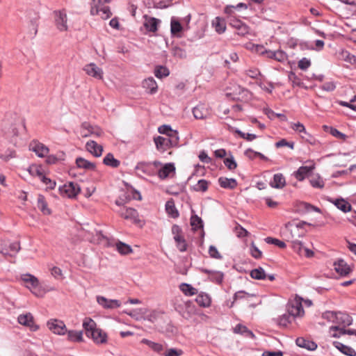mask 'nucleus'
Instances as JSON below:
<instances>
[{
	"instance_id": "obj_13",
	"label": "nucleus",
	"mask_w": 356,
	"mask_h": 356,
	"mask_svg": "<svg viewBox=\"0 0 356 356\" xmlns=\"http://www.w3.org/2000/svg\"><path fill=\"white\" fill-rule=\"evenodd\" d=\"M29 149L41 158L47 156L49 152V148L46 145L36 140H33L30 143Z\"/></svg>"
},
{
	"instance_id": "obj_19",
	"label": "nucleus",
	"mask_w": 356,
	"mask_h": 356,
	"mask_svg": "<svg viewBox=\"0 0 356 356\" xmlns=\"http://www.w3.org/2000/svg\"><path fill=\"white\" fill-rule=\"evenodd\" d=\"M145 22L143 24L145 29L149 32H156L158 29V25L160 22V20L152 17H148L147 15H145Z\"/></svg>"
},
{
	"instance_id": "obj_42",
	"label": "nucleus",
	"mask_w": 356,
	"mask_h": 356,
	"mask_svg": "<svg viewBox=\"0 0 356 356\" xmlns=\"http://www.w3.org/2000/svg\"><path fill=\"white\" fill-rule=\"evenodd\" d=\"M38 208L43 213L44 215L51 214V210L47 207V203L45 200V198L43 195H39L38 197L37 202Z\"/></svg>"
},
{
	"instance_id": "obj_11",
	"label": "nucleus",
	"mask_w": 356,
	"mask_h": 356,
	"mask_svg": "<svg viewBox=\"0 0 356 356\" xmlns=\"http://www.w3.org/2000/svg\"><path fill=\"white\" fill-rule=\"evenodd\" d=\"M333 266L335 271L341 276H346L353 270L352 268L342 259L335 261Z\"/></svg>"
},
{
	"instance_id": "obj_26",
	"label": "nucleus",
	"mask_w": 356,
	"mask_h": 356,
	"mask_svg": "<svg viewBox=\"0 0 356 356\" xmlns=\"http://www.w3.org/2000/svg\"><path fill=\"white\" fill-rule=\"evenodd\" d=\"M270 185L275 188H283L286 186L285 177L282 173L275 174L273 181L270 182Z\"/></svg>"
},
{
	"instance_id": "obj_6",
	"label": "nucleus",
	"mask_w": 356,
	"mask_h": 356,
	"mask_svg": "<svg viewBox=\"0 0 356 356\" xmlns=\"http://www.w3.org/2000/svg\"><path fill=\"white\" fill-rule=\"evenodd\" d=\"M118 213L121 217L126 220H129L134 223H138L140 222L138 213L133 208L122 207L118 211Z\"/></svg>"
},
{
	"instance_id": "obj_29",
	"label": "nucleus",
	"mask_w": 356,
	"mask_h": 356,
	"mask_svg": "<svg viewBox=\"0 0 356 356\" xmlns=\"http://www.w3.org/2000/svg\"><path fill=\"white\" fill-rule=\"evenodd\" d=\"M165 211L167 213L173 218H177L179 216V211L175 207V202L172 198H170L166 202Z\"/></svg>"
},
{
	"instance_id": "obj_30",
	"label": "nucleus",
	"mask_w": 356,
	"mask_h": 356,
	"mask_svg": "<svg viewBox=\"0 0 356 356\" xmlns=\"http://www.w3.org/2000/svg\"><path fill=\"white\" fill-rule=\"evenodd\" d=\"M195 301L199 306L202 307H209L211 302L210 296L204 292H201L197 296Z\"/></svg>"
},
{
	"instance_id": "obj_10",
	"label": "nucleus",
	"mask_w": 356,
	"mask_h": 356,
	"mask_svg": "<svg viewBox=\"0 0 356 356\" xmlns=\"http://www.w3.org/2000/svg\"><path fill=\"white\" fill-rule=\"evenodd\" d=\"M83 70L88 76L97 79H103V70L94 63L86 65L83 67Z\"/></svg>"
},
{
	"instance_id": "obj_14",
	"label": "nucleus",
	"mask_w": 356,
	"mask_h": 356,
	"mask_svg": "<svg viewBox=\"0 0 356 356\" xmlns=\"http://www.w3.org/2000/svg\"><path fill=\"white\" fill-rule=\"evenodd\" d=\"M136 170L147 176H153L156 174L154 166L150 162H139L137 163Z\"/></svg>"
},
{
	"instance_id": "obj_28",
	"label": "nucleus",
	"mask_w": 356,
	"mask_h": 356,
	"mask_svg": "<svg viewBox=\"0 0 356 356\" xmlns=\"http://www.w3.org/2000/svg\"><path fill=\"white\" fill-rule=\"evenodd\" d=\"M219 185L223 188L234 189L237 186V181L234 178L221 177L218 179Z\"/></svg>"
},
{
	"instance_id": "obj_23",
	"label": "nucleus",
	"mask_w": 356,
	"mask_h": 356,
	"mask_svg": "<svg viewBox=\"0 0 356 356\" xmlns=\"http://www.w3.org/2000/svg\"><path fill=\"white\" fill-rule=\"evenodd\" d=\"M175 167L174 163H168L159 169L157 174L161 179H165L169 177L170 173L175 172Z\"/></svg>"
},
{
	"instance_id": "obj_3",
	"label": "nucleus",
	"mask_w": 356,
	"mask_h": 356,
	"mask_svg": "<svg viewBox=\"0 0 356 356\" xmlns=\"http://www.w3.org/2000/svg\"><path fill=\"white\" fill-rule=\"evenodd\" d=\"M54 22L57 29L60 31H66L67 30V17L65 10H54Z\"/></svg>"
},
{
	"instance_id": "obj_25",
	"label": "nucleus",
	"mask_w": 356,
	"mask_h": 356,
	"mask_svg": "<svg viewBox=\"0 0 356 356\" xmlns=\"http://www.w3.org/2000/svg\"><path fill=\"white\" fill-rule=\"evenodd\" d=\"M286 229L290 232V236H288V239L294 240L296 237L302 236L305 232L304 230H300L298 227H294L293 223H288L286 225Z\"/></svg>"
},
{
	"instance_id": "obj_46",
	"label": "nucleus",
	"mask_w": 356,
	"mask_h": 356,
	"mask_svg": "<svg viewBox=\"0 0 356 356\" xmlns=\"http://www.w3.org/2000/svg\"><path fill=\"white\" fill-rule=\"evenodd\" d=\"M174 240L176 242L177 248L180 252L186 251L188 245L183 235L174 237Z\"/></svg>"
},
{
	"instance_id": "obj_52",
	"label": "nucleus",
	"mask_w": 356,
	"mask_h": 356,
	"mask_svg": "<svg viewBox=\"0 0 356 356\" xmlns=\"http://www.w3.org/2000/svg\"><path fill=\"white\" fill-rule=\"evenodd\" d=\"M169 141V144L171 145L172 147H175L179 143V134L178 132L175 130H173L167 137Z\"/></svg>"
},
{
	"instance_id": "obj_45",
	"label": "nucleus",
	"mask_w": 356,
	"mask_h": 356,
	"mask_svg": "<svg viewBox=\"0 0 356 356\" xmlns=\"http://www.w3.org/2000/svg\"><path fill=\"white\" fill-rule=\"evenodd\" d=\"M250 275L254 280H265L266 277L265 271L261 267L252 270Z\"/></svg>"
},
{
	"instance_id": "obj_33",
	"label": "nucleus",
	"mask_w": 356,
	"mask_h": 356,
	"mask_svg": "<svg viewBox=\"0 0 356 356\" xmlns=\"http://www.w3.org/2000/svg\"><path fill=\"white\" fill-rule=\"evenodd\" d=\"M22 280L26 284V287L28 288L35 289L39 285L38 278L31 274L22 275Z\"/></svg>"
},
{
	"instance_id": "obj_27",
	"label": "nucleus",
	"mask_w": 356,
	"mask_h": 356,
	"mask_svg": "<svg viewBox=\"0 0 356 356\" xmlns=\"http://www.w3.org/2000/svg\"><path fill=\"white\" fill-rule=\"evenodd\" d=\"M353 323V318L346 313L337 312L336 324L349 326Z\"/></svg>"
},
{
	"instance_id": "obj_47",
	"label": "nucleus",
	"mask_w": 356,
	"mask_h": 356,
	"mask_svg": "<svg viewBox=\"0 0 356 356\" xmlns=\"http://www.w3.org/2000/svg\"><path fill=\"white\" fill-rule=\"evenodd\" d=\"M154 74L157 78L162 79L168 76L170 74V71L166 67L159 65L154 70Z\"/></svg>"
},
{
	"instance_id": "obj_1",
	"label": "nucleus",
	"mask_w": 356,
	"mask_h": 356,
	"mask_svg": "<svg viewBox=\"0 0 356 356\" xmlns=\"http://www.w3.org/2000/svg\"><path fill=\"white\" fill-rule=\"evenodd\" d=\"M17 118L15 115L12 114L6 115L3 120L2 127L6 134L13 136H17L18 131L16 127Z\"/></svg>"
},
{
	"instance_id": "obj_38",
	"label": "nucleus",
	"mask_w": 356,
	"mask_h": 356,
	"mask_svg": "<svg viewBox=\"0 0 356 356\" xmlns=\"http://www.w3.org/2000/svg\"><path fill=\"white\" fill-rule=\"evenodd\" d=\"M183 26L181 23L175 18L172 17L170 22V31L172 35L180 37L179 33L182 31Z\"/></svg>"
},
{
	"instance_id": "obj_8",
	"label": "nucleus",
	"mask_w": 356,
	"mask_h": 356,
	"mask_svg": "<svg viewBox=\"0 0 356 356\" xmlns=\"http://www.w3.org/2000/svg\"><path fill=\"white\" fill-rule=\"evenodd\" d=\"M48 328L54 334L63 335L67 332L65 323L56 319H51L47 322Z\"/></svg>"
},
{
	"instance_id": "obj_21",
	"label": "nucleus",
	"mask_w": 356,
	"mask_h": 356,
	"mask_svg": "<svg viewBox=\"0 0 356 356\" xmlns=\"http://www.w3.org/2000/svg\"><path fill=\"white\" fill-rule=\"evenodd\" d=\"M296 343L298 346L308 350H315L318 347L314 341L305 339L303 337H298L296 340Z\"/></svg>"
},
{
	"instance_id": "obj_9",
	"label": "nucleus",
	"mask_w": 356,
	"mask_h": 356,
	"mask_svg": "<svg viewBox=\"0 0 356 356\" xmlns=\"http://www.w3.org/2000/svg\"><path fill=\"white\" fill-rule=\"evenodd\" d=\"M287 311L293 318L301 316L304 314V309L301 301L295 300L287 305Z\"/></svg>"
},
{
	"instance_id": "obj_12",
	"label": "nucleus",
	"mask_w": 356,
	"mask_h": 356,
	"mask_svg": "<svg viewBox=\"0 0 356 356\" xmlns=\"http://www.w3.org/2000/svg\"><path fill=\"white\" fill-rule=\"evenodd\" d=\"M200 271L208 275V279L209 281L216 284H221L222 283L224 279L223 273L217 270H211L204 268H200Z\"/></svg>"
},
{
	"instance_id": "obj_32",
	"label": "nucleus",
	"mask_w": 356,
	"mask_h": 356,
	"mask_svg": "<svg viewBox=\"0 0 356 356\" xmlns=\"http://www.w3.org/2000/svg\"><path fill=\"white\" fill-rule=\"evenodd\" d=\"M330 201L344 213L350 211L352 209L351 204L343 198Z\"/></svg>"
},
{
	"instance_id": "obj_43",
	"label": "nucleus",
	"mask_w": 356,
	"mask_h": 356,
	"mask_svg": "<svg viewBox=\"0 0 356 356\" xmlns=\"http://www.w3.org/2000/svg\"><path fill=\"white\" fill-rule=\"evenodd\" d=\"M142 343L148 346L154 351L160 353L163 350L162 344L152 341L147 339H143Z\"/></svg>"
},
{
	"instance_id": "obj_58",
	"label": "nucleus",
	"mask_w": 356,
	"mask_h": 356,
	"mask_svg": "<svg viewBox=\"0 0 356 356\" xmlns=\"http://www.w3.org/2000/svg\"><path fill=\"white\" fill-rule=\"evenodd\" d=\"M172 54L173 56L179 58H184L186 57V51L179 47H174L172 49Z\"/></svg>"
},
{
	"instance_id": "obj_20",
	"label": "nucleus",
	"mask_w": 356,
	"mask_h": 356,
	"mask_svg": "<svg viewBox=\"0 0 356 356\" xmlns=\"http://www.w3.org/2000/svg\"><path fill=\"white\" fill-rule=\"evenodd\" d=\"M143 88L149 94H154L157 92L158 86L153 77H149L143 80L142 83Z\"/></svg>"
},
{
	"instance_id": "obj_57",
	"label": "nucleus",
	"mask_w": 356,
	"mask_h": 356,
	"mask_svg": "<svg viewBox=\"0 0 356 356\" xmlns=\"http://www.w3.org/2000/svg\"><path fill=\"white\" fill-rule=\"evenodd\" d=\"M209 182L205 179H200L194 186L196 191L205 192L208 189Z\"/></svg>"
},
{
	"instance_id": "obj_22",
	"label": "nucleus",
	"mask_w": 356,
	"mask_h": 356,
	"mask_svg": "<svg viewBox=\"0 0 356 356\" xmlns=\"http://www.w3.org/2000/svg\"><path fill=\"white\" fill-rule=\"evenodd\" d=\"M157 150L164 152L172 146L169 144L168 139L163 136H157L154 139Z\"/></svg>"
},
{
	"instance_id": "obj_7",
	"label": "nucleus",
	"mask_w": 356,
	"mask_h": 356,
	"mask_svg": "<svg viewBox=\"0 0 356 356\" xmlns=\"http://www.w3.org/2000/svg\"><path fill=\"white\" fill-rule=\"evenodd\" d=\"M97 303L104 309H114L121 306V302L115 299H108L104 296H97Z\"/></svg>"
},
{
	"instance_id": "obj_35",
	"label": "nucleus",
	"mask_w": 356,
	"mask_h": 356,
	"mask_svg": "<svg viewBox=\"0 0 356 356\" xmlns=\"http://www.w3.org/2000/svg\"><path fill=\"white\" fill-rule=\"evenodd\" d=\"M335 348L339 350L342 353L348 356L356 355L355 350L351 347L347 346L339 341H334L333 343Z\"/></svg>"
},
{
	"instance_id": "obj_24",
	"label": "nucleus",
	"mask_w": 356,
	"mask_h": 356,
	"mask_svg": "<svg viewBox=\"0 0 356 356\" xmlns=\"http://www.w3.org/2000/svg\"><path fill=\"white\" fill-rule=\"evenodd\" d=\"M264 52L266 53L267 58L274 59L279 62H283L286 59V54L282 50H265Z\"/></svg>"
},
{
	"instance_id": "obj_48",
	"label": "nucleus",
	"mask_w": 356,
	"mask_h": 356,
	"mask_svg": "<svg viewBox=\"0 0 356 356\" xmlns=\"http://www.w3.org/2000/svg\"><path fill=\"white\" fill-rule=\"evenodd\" d=\"M291 243L292 249L299 255H303V249L305 247L302 243L298 239L291 240Z\"/></svg>"
},
{
	"instance_id": "obj_16",
	"label": "nucleus",
	"mask_w": 356,
	"mask_h": 356,
	"mask_svg": "<svg viewBox=\"0 0 356 356\" xmlns=\"http://www.w3.org/2000/svg\"><path fill=\"white\" fill-rule=\"evenodd\" d=\"M90 337L97 344L106 343L108 338L107 334L102 329L97 327L91 332Z\"/></svg>"
},
{
	"instance_id": "obj_2",
	"label": "nucleus",
	"mask_w": 356,
	"mask_h": 356,
	"mask_svg": "<svg viewBox=\"0 0 356 356\" xmlns=\"http://www.w3.org/2000/svg\"><path fill=\"white\" fill-rule=\"evenodd\" d=\"M60 195L70 198L75 197L80 192L81 188L78 184L74 182H69L65 184L58 188Z\"/></svg>"
},
{
	"instance_id": "obj_60",
	"label": "nucleus",
	"mask_w": 356,
	"mask_h": 356,
	"mask_svg": "<svg viewBox=\"0 0 356 356\" xmlns=\"http://www.w3.org/2000/svg\"><path fill=\"white\" fill-rule=\"evenodd\" d=\"M224 163L226 165V167L230 170H233L236 169L237 167V163L235 161L234 156L232 155H231L229 157L226 158L224 160Z\"/></svg>"
},
{
	"instance_id": "obj_31",
	"label": "nucleus",
	"mask_w": 356,
	"mask_h": 356,
	"mask_svg": "<svg viewBox=\"0 0 356 356\" xmlns=\"http://www.w3.org/2000/svg\"><path fill=\"white\" fill-rule=\"evenodd\" d=\"M212 26L214 27L215 31L219 33H223L226 30L225 20L220 17H216L212 21Z\"/></svg>"
},
{
	"instance_id": "obj_56",
	"label": "nucleus",
	"mask_w": 356,
	"mask_h": 356,
	"mask_svg": "<svg viewBox=\"0 0 356 356\" xmlns=\"http://www.w3.org/2000/svg\"><path fill=\"white\" fill-rule=\"evenodd\" d=\"M265 241L268 244H273L280 248H284L286 246L284 241L273 237H266Z\"/></svg>"
},
{
	"instance_id": "obj_15",
	"label": "nucleus",
	"mask_w": 356,
	"mask_h": 356,
	"mask_svg": "<svg viewBox=\"0 0 356 356\" xmlns=\"http://www.w3.org/2000/svg\"><path fill=\"white\" fill-rule=\"evenodd\" d=\"M17 321L19 324L30 327L33 331H35L39 328L38 325H35L33 317L31 313L20 314L17 318Z\"/></svg>"
},
{
	"instance_id": "obj_64",
	"label": "nucleus",
	"mask_w": 356,
	"mask_h": 356,
	"mask_svg": "<svg viewBox=\"0 0 356 356\" xmlns=\"http://www.w3.org/2000/svg\"><path fill=\"white\" fill-rule=\"evenodd\" d=\"M183 353L181 349L170 348L164 353V356H181Z\"/></svg>"
},
{
	"instance_id": "obj_34",
	"label": "nucleus",
	"mask_w": 356,
	"mask_h": 356,
	"mask_svg": "<svg viewBox=\"0 0 356 356\" xmlns=\"http://www.w3.org/2000/svg\"><path fill=\"white\" fill-rule=\"evenodd\" d=\"M76 164L78 168L85 170H95L96 168L94 163H92L82 157H78L76 159Z\"/></svg>"
},
{
	"instance_id": "obj_18",
	"label": "nucleus",
	"mask_w": 356,
	"mask_h": 356,
	"mask_svg": "<svg viewBox=\"0 0 356 356\" xmlns=\"http://www.w3.org/2000/svg\"><path fill=\"white\" fill-rule=\"evenodd\" d=\"M86 148L95 157H99L102 154L103 147L94 140H89L86 144Z\"/></svg>"
},
{
	"instance_id": "obj_37",
	"label": "nucleus",
	"mask_w": 356,
	"mask_h": 356,
	"mask_svg": "<svg viewBox=\"0 0 356 356\" xmlns=\"http://www.w3.org/2000/svg\"><path fill=\"white\" fill-rule=\"evenodd\" d=\"M83 327L88 337H90L91 332L97 328L96 323L90 318H86L83 322Z\"/></svg>"
},
{
	"instance_id": "obj_62",
	"label": "nucleus",
	"mask_w": 356,
	"mask_h": 356,
	"mask_svg": "<svg viewBox=\"0 0 356 356\" xmlns=\"http://www.w3.org/2000/svg\"><path fill=\"white\" fill-rule=\"evenodd\" d=\"M298 66L300 70H306L311 66V61L307 58H302L299 60Z\"/></svg>"
},
{
	"instance_id": "obj_50",
	"label": "nucleus",
	"mask_w": 356,
	"mask_h": 356,
	"mask_svg": "<svg viewBox=\"0 0 356 356\" xmlns=\"http://www.w3.org/2000/svg\"><path fill=\"white\" fill-rule=\"evenodd\" d=\"M309 182H310V184L314 188H323L324 187V181H323V179L318 175L312 177L309 179Z\"/></svg>"
},
{
	"instance_id": "obj_44",
	"label": "nucleus",
	"mask_w": 356,
	"mask_h": 356,
	"mask_svg": "<svg viewBox=\"0 0 356 356\" xmlns=\"http://www.w3.org/2000/svg\"><path fill=\"white\" fill-rule=\"evenodd\" d=\"M180 290L186 295L191 296L197 294V290L193 287L191 284L183 283L180 285Z\"/></svg>"
},
{
	"instance_id": "obj_40",
	"label": "nucleus",
	"mask_w": 356,
	"mask_h": 356,
	"mask_svg": "<svg viewBox=\"0 0 356 356\" xmlns=\"http://www.w3.org/2000/svg\"><path fill=\"white\" fill-rule=\"evenodd\" d=\"M103 163L107 166L116 168L120 166V161L115 159L113 154L108 153L103 159Z\"/></svg>"
},
{
	"instance_id": "obj_17",
	"label": "nucleus",
	"mask_w": 356,
	"mask_h": 356,
	"mask_svg": "<svg viewBox=\"0 0 356 356\" xmlns=\"http://www.w3.org/2000/svg\"><path fill=\"white\" fill-rule=\"evenodd\" d=\"M314 168V165L301 166L293 172V175L298 181H303L313 171Z\"/></svg>"
},
{
	"instance_id": "obj_49",
	"label": "nucleus",
	"mask_w": 356,
	"mask_h": 356,
	"mask_svg": "<svg viewBox=\"0 0 356 356\" xmlns=\"http://www.w3.org/2000/svg\"><path fill=\"white\" fill-rule=\"evenodd\" d=\"M116 248L121 254H128L132 252L130 245L120 241L116 243Z\"/></svg>"
},
{
	"instance_id": "obj_53",
	"label": "nucleus",
	"mask_w": 356,
	"mask_h": 356,
	"mask_svg": "<svg viewBox=\"0 0 356 356\" xmlns=\"http://www.w3.org/2000/svg\"><path fill=\"white\" fill-rule=\"evenodd\" d=\"M191 225L194 229H197L203 227L202 220L197 215L192 216L191 218Z\"/></svg>"
},
{
	"instance_id": "obj_41",
	"label": "nucleus",
	"mask_w": 356,
	"mask_h": 356,
	"mask_svg": "<svg viewBox=\"0 0 356 356\" xmlns=\"http://www.w3.org/2000/svg\"><path fill=\"white\" fill-rule=\"evenodd\" d=\"M67 333V340L72 342L83 341V332L77 330H69Z\"/></svg>"
},
{
	"instance_id": "obj_61",
	"label": "nucleus",
	"mask_w": 356,
	"mask_h": 356,
	"mask_svg": "<svg viewBox=\"0 0 356 356\" xmlns=\"http://www.w3.org/2000/svg\"><path fill=\"white\" fill-rule=\"evenodd\" d=\"M294 145L295 143L293 142H288L286 139L283 138L275 143V145L277 148L289 147L290 149H293L294 148Z\"/></svg>"
},
{
	"instance_id": "obj_63",
	"label": "nucleus",
	"mask_w": 356,
	"mask_h": 356,
	"mask_svg": "<svg viewBox=\"0 0 356 356\" xmlns=\"http://www.w3.org/2000/svg\"><path fill=\"white\" fill-rule=\"evenodd\" d=\"M250 253L251 255L257 259L262 257V252L253 243L250 248Z\"/></svg>"
},
{
	"instance_id": "obj_5",
	"label": "nucleus",
	"mask_w": 356,
	"mask_h": 356,
	"mask_svg": "<svg viewBox=\"0 0 356 356\" xmlns=\"http://www.w3.org/2000/svg\"><path fill=\"white\" fill-rule=\"evenodd\" d=\"M90 14L92 15H100L101 17L104 19L109 18L112 15L108 6L97 5L96 0H92Z\"/></svg>"
},
{
	"instance_id": "obj_51",
	"label": "nucleus",
	"mask_w": 356,
	"mask_h": 356,
	"mask_svg": "<svg viewBox=\"0 0 356 356\" xmlns=\"http://www.w3.org/2000/svg\"><path fill=\"white\" fill-rule=\"evenodd\" d=\"M344 327H340L339 326H331L330 327V334L332 337L339 338L341 336L344 335L345 333H342L344 331Z\"/></svg>"
},
{
	"instance_id": "obj_36",
	"label": "nucleus",
	"mask_w": 356,
	"mask_h": 356,
	"mask_svg": "<svg viewBox=\"0 0 356 356\" xmlns=\"http://www.w3.org/2000/svg\"><path fill=\"white\" fill-rule=\"evenodd\" d=\"M193 114L196 119L202 120L206 118L208 112L204 104H198L193 108Z\"/></svg>"
},
{
	"instance_id": "obj_59",
	"label": "nucleus",
	"mask_w": 356,
	"mask_h": 356,
	"mask_svg": "<svg viewBox=\"0 0 356 356\" xmlns=\"http://www.w3.org/2000/svg\"><path fill=\"white\" fill-rule=\"evenodd\" d=\"M322 318L326 319L329 322L336 323L337 312L326 311L323 313Z\"/></svg>"
},
{
	"instance_id": "obj_54",
	"label": "nucleus",
	"mask_w": 356,
	"mask_h": 356,
	"mask_svg": "<svg viewBox=\"0 0 356 356\" xmlns=\"http://www.w3.org/2000/svg\"><path fill=\"white\" fill-rule=\"evenodd\" d=\"M234 332L235 333H240V334H245L247 336H250L252 337H254V334L252 331L249 330L247 327L238 324L234 327Z\"/></svg>"
},
{
	"instance_id": "obj_4",
	"label": "nucleus",
	"mask_w": 356,
	"mask_h": 356,
	"mask_svg": "<svg viewBox=\"0 0 356 356\" xmlns=\"http://www.w3.org/2000/svg\"><path fill=\"white\" fill-rule=\"evenodd\" d=\"M229 25L236 29L235 34L238 36L245 37L247 35L250 34V27L246 24H245L238 19H231L229 22Z\"/></svg>"
},
{
	"instance_id": "obj_55",
	"label": "nucleus",
	"mask_w": 356,
	"mask_h": 356,
	"mask_svg": "<svg viewBox=\"0 0 356 356\" xmlns=\"http://www.w3.org/2000/svg\"><path fill=\"white\" fill-rule=\"evenodd\" d=\"M292 318L293 317L289 313L284 314L278 318V324L280 326L286 327L291 323Z\"/></svg>"
},
{
	"instance_id": "obj_39",
	"label": "nucleus",
	"mask_w": 356,
	"mask_h": 356,
	"mask_svg": "<svg viewBox=\"0 0 356 356\" xmlns=\"http://www.w3.org/2000/svg\"><path fill=\"white\" fill-rule=\"evenodd\" d=\"M81 128L85 129H91L92 132H90V134H92L93 136L101 137L104 132L103 131L97 126H92L89 122H84L81 124Z\"/></svg>"
}]
</instances>
